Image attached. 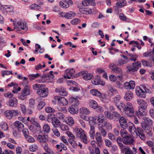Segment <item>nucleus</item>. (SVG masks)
I'll return each mask as SVG.
<instances>
[{
    "instance_id": "393cba45",
    "label": "nucleus",
    "mask_w": 154,
    "mask_h": 154,
    "mask_svg": "<svg viewBox=\"0 0 154 154\" xmlns=\"http://www.w3.org/2000/svg\"><path fill=\"white\" fill-rule=\"evenodd\" d=\"M78 111L77 106L72 105L68 108L69 112L72 114H75L77 113Z\"/></svg>"
},
{
    "instance_id": "c756f323",
    "label": "nucleus",
    "mask_w": 154,
    "mask_h": 154,
    "mask_svg": "<svg viewBox=\"0 0 154 154\" xmlns=\"http://www.w3.org/2000/svg\"><path fill=\"white\" fill-rule=\"evenodd\" d=\"M78 99H80L79 97H77L76 98L73 97H71L69 99L70 101L73 103V105L77 106L79 104V101Z\"/></svg>"
},
{
    "instance_id": "6e6552de",
    "label": "nucleus",
    "mask_w": 154,
    "mask_h": 154,
    "mask_svg": "<svg viewBox=\"0 0 154 154\" xmlns=\"http://www.w3.org/2000/svg\"><path fill=\"white\" fill-rule=\"evenodd\" d=\"M75 70L73 68L67 69L65 71L64 77L65 78L71 79L75 77Z\"/></svg>"
},
{
    "instance_id": "338daca9",
    "label": "nucleus",
    "mask_w": 154,
    "mask_h": 154,
    "mask_svg": "<svg viewBox=\"0 0 154 154\" xmlns=\"http://www.w3.org/2000/svg\"><path fill=\"white\" fill-rule=\"evenodd\" d=\"M29 8L31 10H36L37 9H39L40 8L39 6L36 4H32L30 6Z\"/></svg>"
},
{
    "instance_id": "bb28decb",
    "label": "nucleus",
    "mask_w": 154,
    "mask_h": 154,
    "mask_svg": "<svg viewBox=\"0 0 154 154\" xmlns=\"http://www.w3.org/2000/svg\"><path fill=\"white\" fill-rule=\"evenodd\" d=\"M127 2L125 0H117V2L116 3L117 7L121 8L125 6Z\"/></svg>"
},
{
    "instance_id": "a19ab883",
    "label": "nucleus",
    "mask_w": 154,
    "mask_h": 154,
    "mask_svg": "<svg viewBox=\"0 0 154 154\" xmlns=\"http://www.w3.org/2000/svg\"><path fill=\"white\" fill-rule=\"evenodd\" d=\"M143 119L144 120L145 123L144 124H146V125H147V124L149 125H152V120L149 118L146 117H143Z\"/></svg>"
},
{
    "instance_id": "6e6d98bb",
    "label": "nucleus",
    "mask_w": 154,
    "mask_h": 154,
    "mask_svg": "<svg viewBox=\"0 0 154 154\" xmlns=\"http://www.w3.org/2000/svg\"><path fill=\"white\" fill-rule=\"evenodd\" d=\"M1 127L2 130L5 131L7 130L8 128L7 124L4 122L1 123Z\"/></svg>"
},
{
    "instance_id": "69168bd1",
    "label": "nucleus",
    "mask_w": 154,
    "mask_h": 154,
    "mask_svg": "<svg viewBox=\"0 0 154 154\" xmlns=\"http://www.w3.org/2000/svg\"><path fill=\"white\" fill-rule=\"evenodd\" d=\"M56 116L60 120H63L65 118L64 115L61 112L57 113Z\"/></svg>"
},
{
    "instance_id": "f03ea898",
    "label": "nucleus",
    "mask_w": 154,
    "mask_h": 154,
    "mask_svg": "<svg viewBox=\"0 0 154 154\" xmlns=\"http://www.w3.org/2000/svg\"><path fill=\"white\" fill-rule=\"evenodd\" d=\"M109 68L112 67L111 69L112 71L118 75L117 77L118 79L121 80L122 79L123 72L120 67L116 66L113 63H110L109 66Z\"/></svg>"
},
{
    "instance_id": "37998d69",
    "label": "nucleus",
    "mask_w": 154,
    "mask_h": 154,
    "mask_svg": "<svg viewBox=\"0 0 154 154\" xmlns=\"http://www.w3.org/2000/svg\"><path fill=\"white\" fill-rule=\"evenodd\" d=\"M117 108L121 112H124L126 108V105L123 103H121L120 105L116 106Z\"/></svg>"
},
{
    "instance_id": "a18cd8bd",
    "label": "nucleus",
    "mask_w": 154,
    "mask_h": 154,
    "mask_svg": "<svg viewBox=\"0 0 154 154\" xmlns=\"http://www.w3.org/2000/svg\"><path fill=\"white\" fill-rule=\"evenodd\" d=\"M75 15V13L73 12L70 11L64 15V17L67 19L71 18L72 17H73Z\"/></svg>"
},
{
    "instance_id": "864d4df0",
    "label": "nucleus",
    "mask_w": 154,
    "mask_h": 154,
    "mask_svg": "<svg viewBox=\"0 0 154 154\" xmlns=\"http://www.w3.org/2000/svg\"><path fill=\"white\" fill-rule=\"evenodd\" d=\"M132 66L134 68H136V69L137 71L138 68L141 67V64L140 61H137V62L133 63L132 64Z\"/></svg>"
},
{
    "instance_id": "e2e57ef3",
    "label": "nucleus",
    "mask_w": 154,
    "mask_h": 154,
    "mask_svg": "<svg viewBox=\"0 0 154 154\" xmlns=\"http://www.w3.org/2000/svg\"><path fill=\"white\" fill-rule=\"evenodd\" d=\"M39 75V74L36 73V74H30L29 75V78L30 80H33L37 78Z\"/></svg>"
},
{
    "instance_id": "49530a36",
    "label": "nucleus",
    "mask_w": 154,
    "mask_h": 154,
    "mask_svg": "<svg viewBox=\"0 0 154 154\" xmlns=\"http://www.w3.org/2000/svg\"><path fill=\"white\" fill-rule=\"evenodd\" d=\"M121 97L120 95H117L116 97L113 98V103L115 104L116 106L119 103Z\"/></svg>"
},
{
    "instance_id": "4c0bfd02",
    "label": "nucleus",
    "mask_w": 154,
    "mask_h": 154,
    "mask_svg": "<svg viewBox=\"0 0 154 154\" xmlns=\"http://www.w3.org/2000/svg\"><path fill=\"white\" fill-rule=\"evenodd\" d=\"M35 100L33 98H31L29 100V106L32 109L34 108L35 106Z\"/></svg>"
},
{
    "instance_id": "5701e85b",
    "label": "nucleus",
    "mask_w": 154,
    "mask_h": 154,
    "mask_svg": "<svg viewBox=\"0 0 154 154\" xmlns=\"http://www.w3.org/2000/svg\"><path fill=\"white\" fill-rule=\"evenodd\" d=\"M90 92L93 95L98 97L101 99L103 98V97L102 96L101 93L96 89H92L90 90Z\"/></svg>"
},
{
    "instance_id": "cd10ccee",
    "label": "nucleus",
    "mask_w": 154,
    "mask_h": 154,
    "mask_svg": "<svg viewBox=\"0 0 154 154\" xmlns=\"http://www.w3.org/2000/svg\"><path fill=\"white\" fill-rule=\"evenodd\" d=\"M141 89L144 93H151L152 92L149 89V86L147 85H140Z\"/></svg>"
},
{
    "instance_id": "052dcab7",
    "label": "nucleus",
    "mask_w": 154,
    "mask_h": 154,
    "mask_svg": "<svg viewBox=\"0 0 154 154\" xmlns=\"http://www.w3.org/2000/svg\"><path fill=\"white\" fill-rule=\"evenodd\" d=\"M45 104V103L43 101H41L39 102L37 106V108L39 110L42 109Z\"/></svg>"
},
{
    "instance_id": "bf43d9fd",
    "label": "nucleus",
    "mask_w": 154,
    "mask_h": 154,
    "mask_svg": "<svg viewBox=\"0 0 154 154\" xmlns=\"http://www.w3.org/2000/svg\"><path fill=\"white\" fill-rule=\"evenodd\" d=\"M114 119L115 120H119L121 118L120 115L117 112H113Z\"/></svg>"
},
{
    "instance_id": "de8ad7c7",
    "label": "nucleus",
    "mask_w": 154,
    "mask_h": 154,
    "mask_svg": "<svg viewBox=\"0 0 154 154\" xmlns=\"http://www.w3.org/2000/svg\"><path fill=\"white\" fill-rule=\"evenodd\" d=\"M128 62L127 60H123L122 59H119L118 60L117 65L118 66H123V65Z\"/></svg>"
},
{
    "instance_id": "58836bf2",
    "label": "nucleus",
    "mask_w": 154,
    "mask_h": 154,
    "mask_svg": "<svg viewBox=\"0 0 154 154\" xmlns=\"http://www.w3.org/2000/svg\"><path fill=\"white\" fill-rule=\"evenodd\" d=\"M104 115L105 116L109 119H114V116L113 113L112 114L110 112L108 111H105L104 112Z\"/></svg>"
},
{
    "instance_id": "2eb2a0df",
    "label": "nucleus",
    "mask_w": 154,
    "mask_h": 154,
    "mask_svg": "<svg viewBox=\"0 0 154 154\" xmlns=\"http://www.w3.org/2000/svg\"><path fill=\"white\" fill-rule=\"evenodd\" d=\"M95 139L98 146H100L103 141L102 136L98 132H97L95 134Z\"/></svg>"
},
{
    "instance_id": "dca6fc26",
    "label": "nucleus",
    "mask_w": 154,
    "mask_h": 154,
    "mask_svg": "<svg viewBox=\"0 0 154 154\" xmlns=\"http://www.w3.org/2000/svg\"><path fill=\"white\" fill-rule=\"evenodd\" d=\"M17 105V100L15 97L10 98L8 101V105L10 107H16Z\"/></svg>"
},
{
    "instance_id": "7ed1b4c3",
    "label": "nucleus",
    "mask_w": 154,
    "mask_h": 154,
    "mask_svg": "<svg viewBox=\"0 0 154 154\" xmlns=\"http://www.w3.org/2000/svg\"><path fill=\"white\" fill-rule=\"evenodd\" d=\"M134 109L132 104L130 102L127 103L124 112L127 116L132 117L134 115Z\"/></svg>"
},
{
    "instance_id": "b1692460",
    "label": "nucleus",
    "mask_w": 154,
    "mask_h": 154,
    "mask_svg": "<svg viewBox=\"0 0 154 154\" xmlns=\"http://www.w3.org/2000/svg\"><path fill=\"white\" fill-rule=\"evenodd\" d=\"M79 11L82 13L85 14H91L92 12L91 9L87 8H80Z\"/></svg>"
},
{
    "instance_id": "680f3d73",
    "label": "nucleus",
    "mask_w": 154,
    "mask_h": 154,
    "mask_svg": "<svg viewBox=\"0 0 154 154\" xmlns=\"http://www.w3.org/2000/svg\"><path fill=\"white\" fill-rule=\"evenodd\" d=\"M26 140L29 143H32L35 142V139L30 136H28L25 138Z\"/></svg>"
},
{
    "instance_id": "1a4fd4ad",
    "label": "nucleus",
    "mask_w": 154,
    "mask_h": 154,
    "mask_svg": "<svg viewBox=\"0 0 154 154\" xmlns=\"http://www.w3.org/2000/svg\"><path fill=\"white\" fill-rule=\"evenodd\" d=\"M123 86L127 90L133 89L135 86V83L134 81L130 80L129 82H125Z\"/></svg>"
},
{
    "instance_id": "412c9836",
    "label": "nucleus",
    "mask_w": 154,
    "mask_h": 154,
    "mask_svg": "<svg viewBox=\"0 0 154 154\" xmlns=\"http://www.w3.org/2000/svg\"><path fill=\"white\" fill-rule=\"evenodd\" d=\"M136 93L137 96L140 97L145 98L146 95L143 92V90L141 89V87H137L136 88Z\"/></svg>"
},
{
    "instance_id": "603ef678",
    "label": "nucleus",
    "mask_w": 154,
    "mask_h": 154,
    "mask_svg": "<svg viewBox=\"0 0 154 154\" xmlns=\"http://www.w3.org/2000/svg\"><path fill=\"white\" fill-rule=\"evenodd\" d=\"M90 136L91 137H93L95 135V128L93 126H91L90 127V130L89 131Z\"/></svg>"
},
{
    "instance_id": "f704fd0d",
    "label": "nucleus",
    "mask_w": 154,
    "mask_h": 154,
    "mask_svg": "<svg viewBox=\"0 0 154 154\" xmlns=\"http://www.w3.org/2000/svg\"><path fill=\"white\" fill-rule=\"evenodd\" d=\"M92 2L90 1L89 0H84L82 2V4L84 6H86L88 5L89 4L94 6L95 5V3L93 1Z\"/></svg>"
},
{
    "instance_id": "20e7f679",
    "label": "nucleus",
    "mask_w": 154,
    "mask_h": 154,
    "mask_svg": "<svg viewBox=\"0 0 154 154\" xmlns=\"http://www.w3.org/2000/svg\"><path fill=\"white\" fill-rule=\"evenodd\" d=\"M13 24L15 28H18L19 30L20 29L25 30L26 31L28 30V27L26 25V23L23 22L16 21H13Z\"/></svg>"
},
{
    "instance_id": "39448f33",
    "label": "nucleus",
    "mask_w": 154,
    "mask_h": 154,
    "mask_svg": "<svg viewBox=\"0 0 154 154\" xmlns=\"http://www.w3.org/2000/svg\"><path fill=\"white\" fill-rule=\"evenodd\" d=\"M30 94V90L29 87H25L22 90L21 94L19 95L20 99L24 100L26 98V96Z\"/></svg>"
},
{
    "instance_id": "09e8293b",
    "label": "nucleus",
    "mask_w": 154,
    "mask_h": 154,
    "mask_svg": "<svg viewBox=\"0 0 154 154\" xmlns=\"http://www.w3.org/2000/svg\"><path fill=\"white\" fill-rule=\"evenodd\" d=\"M102 126L105 127L108 130L111 129L112 128L111 124L106 121L104 122L103 124L102 125Z\"/></svg>"
},
{
    "instance_id": "79ce46f5",
    "label": "nucleus",
    "mask_w": 154,
    "mask_h": 154,
    "mask_svg": "<svg viewBox=\"0 0 154 154\" xmlns=\"http://www.w3.org/2000/svg\"><path fill=\"white\" fill-rule=\"evenodd\" d=\"M5 114L7 119H10L13 117L11 110H9L6 111L5 113Z\"/></svg>"
},
{
    "instance_id": "774afa93",
    "label": "nucleus",
    "mask_w": 154,
    "mask_h": 154,
    "mask_svg": "<svg viewBox=\"0 0 154 154\" xmlns=\"http://www.w3.org/2000/svg\"><path fill=\"white\" fill-rule=\"evenodd\" d=\"M20 108L23 114H25L26 112V106L23 104H20Z\"/></svg>"
},
{
    "instance_id": "c9c22d12",
    "label": "nucleus",
    "mask_w": 154,
    "mask_h": 154,
    "mask_svg": "<svg viewBox=\"0 0 154 154\" xmlns=\"http://www.w3.org/2000/svg\"><path fill=\"white\" fill-rule=\"evenodd\" d=\"M14 125L18 129H22L24 127L23 125L19 121H16L14 123Z\"/></svg>"
},
{
    "instance_id": "7c9ffc66",
    "label": "nucleus",
    "mask_w": 154,
    "mask_h": 154,
    "mask_svg": "<svg viewBox=\"0 0 154 154\" xmlns=\"http://www.w3.org/2000/svg\"><path fill=\"white\" fill-rule=\"evenodd\" d=\"M92 83L95 85L101 84L102 81L100 76H98L96 78L93 79L92 81Z\"/></svg>"
},
{
    "instance_id": "e433bc0d",
    "label": "nucleus",
    "mask_w": 154,
    "mask_h": 154,
    "mask_svg": "<svg viewBox=\"0 0 154 154\" xmlns=\"http://www.w3.org/2000/svg\"><path fill=\"white\" fill-rule=\"evenodd\" d=\"M52 125L54 127H57L60 124V121L55 118L52 119Z\"/></svg>"
},
{
    "instance_id": "ddd939ff",
    "label": "nucleus",
    "mask_w": 154,
    "mask_h": 154,
    "mask_svg": "<svg viewBox=\"0 0 154 154\" xmlns=\"http://www.w3.org/2000/svg\"><path fill=\"white\" fill-rule=\"evenodd\" d=\"M48 89L47 88L42 87L41 89L37 91L38 94L42 97H45L47 96L48 94Z\"/></svg>"
},
{
    "instance_id": "a211bd4d",
    "label": "nucleus",
    "mask_w": 154,
    "mask_h": 154,
    "mask_svg": "<svg viewBox=\"0 0 154 154\" xmlns=\"http://www.w3.org/2000/svg\"><path fill=\"white\" fill-rule=\"evenodd\" d=\"M134 139L130 136L128 135L124 138L123 143L125 145H131L134 142Z\"/></svg>"
},
{
    "instance_id": "a878e982",
    "label": "nucleus",
    "mask_w": 154,
    "mask_h": 154,
    "mask_svg": "<svg viewBox=\"0 0 154 154\" xmlns=\"http://www.w3.org/2000/svg\"><path fill=\"white\" fill-rule=\"evenodd\" d=\"M118 92L117 90L116 89L112 88H109L107 91L108 95L110 97L113 96Z\"/></svg>"
},
{
    "instance_id": "423d86ee",
    "label": "nucleus",
    "mask_w": 154,
    "mask_h": 154,
    "mask_svg": "<svg viewBox=\"0 0 154 154\" xmlns=\"http://www.w3.org/2000/svg\"><path fill=\"white\" fill-rule=\"evenodd\" d=\"M90 106L94 109H97V111L99 112L103 111V107L99 105H98L97 102L94 100H91L89 102Z\"/></svg>"
},
{
    "instance_id": "473e14b6",
    "label": "nucleus",
    "mask_w": 154,
    "mask_h": 154,
    "mask_svg": "<svg viewBox=\"0 0 154 154\" xmlns=\"http://www.w3.org/2000/svg\"><path fill=\"white\" fill-rule=\"evenodd\" d=\"M43 131L45 134H48L51 131L50 126L47 124H45L42 127Z\"/></svg>"
},
{
    "instance_id": "5fc2aeb1",
    "label": "nucleus",
    "mask_w": 154,
    "mask_h": 154,
    "mask_svg": "<svg viewBox=\"0 0 154 154\" xmlns=\"http://www.w3.org/2000/svg\"><path fill=\"white\" fill-rule=\"evenodd\" d=\"M129 45L133 44L134 46L137 47L139 49H140L141 48V46L139 45V44L138 42L137 41H131L129 43Z\"/></svg>"
},
{
    "instance_id": "0eeeda50",
    "label": "nucleus",
    "mask_w": 154,
    "mask_h": 154,
    "mask_svg": "<svg viewBox=\"0 0 154 154\" xmlns=\"http://www.w3.org/2000/svg\"><path fill=\"white\" fill-rule=\"evenodd\" d=\"M93 121L95 123L97 122L99 125L103 124L105 121V117L103 115L100 114L98 116H95L92 118Z\"/></svg>"
},
{
    "instance_id": "6ab92c4d",
    "label": "nucleus",
    "mask_w": 154,
    "mask_h": 154,
    "mask_svg": "<svg viewBox=\"0 0 154 154\" xmlns=\"http://www.w3.org/2000/svg\"><path fill=\"white\" fill-rule=\"evenodd\" d=\"M142 127L143 128L144 132L146 133L150 136H151L152 135L151 129L148 125H146V124H143L142 125Z\"/></svg>"
},
{
    "instance_id": "c85d7f7f",
    "label": "nucleus",
    "mask_w": 154,
    "mask_h": 154,
    "mask_svg": "<svg viewBox=\"0 0 154 154\" xmlns=\"http://www.w3.org/2000/svg\"><path fill=\"white\" fill-rule=\"evenodd\" d=\"M133 97V93L130 91H127L125 93L124 98L127 101L130 100Z\"/></svg>"
},
{
    "instance_id": "4be33fe9",
    "label": "nucleus",
    "mask_w": 154,
    "mask_h": 154,
    "mask_svg": "<svg viewBox=\"0 0 154 154\" xmlns=\"http://www.w3.org/2000/svg\"><path fill=\"white\" fill-rule=\"evenodd\" d=\"M119 123L121 126L123 128L128 127V123L126 119L123 117H121L119 119Z\"/></svg>"
},
{
    "instance_id": "c03bdc74",
    "label": "nucleus",
    "mask_w": 154,
    "mask_h": 154,
    "mask_svg": "<svg viewBox=\"0 0 154 154\" xmlns=\"http://www.w3.org/2000/svg\"><path fill=\"white\" fill-rule=\"evenodd\" d=\"M45 86V85L44 84H34L33 85V88L34 89L38 90L39 89H41L42 87L44 88Z\"/></svg>"
},
{
    "instance_id": "f3484780",
    "label": "nucleus",
    "mask_w": 154,
    "mask_h": 154,
    "mask_svg": "<svg viewBox=\"0 0 154 154\" xmlns=\"http://www.w3.org/2000/svg\"><path fill=\"white\" fill-rule=\"evenodd\" d=\"M72 2L71 0H65L63 1L60 2V6L63 8H68L69 5H72Z\"/></svg>"
},
{
    "instance_id": "ea45409f",
    "label": "nucleus",
    "mask_w": 154,
    "mask_h": 154,
    "mask_svg": "<svg viewBox=\"0 0 154 154\" xmlns=\"http://www.w3.org/2000/svg\"><path fill=\"white\" fill-rule=\"evenodd\" d=\"M80 112L81 113L86 115L90 114V112L89 109L85 108L82 107L80 109Z\"/></svg>"
},
{
    "instance_id": "4468645a",
    "label": "nucleus",
    "mask_w": 154,
    "mask_h": 154,
    "mask_svg": "<svg viewBox=\"0 0 154 154\" xmlns=\"http://www.w3.org/2000/svg\"><path fill=\"white\" fill-rule=\"evenodd\" d=\"M116 141L121 151L123 152L125 150L128 148H129L128 147H126L125 146L124 144L122 143V142H123V140L121 137H118L116 139Z\"/></svg>"
},
{
    "instance_id": "f8f14e48",
    "label": "nucleus",
    "mask_w": 154,
    "mask_h": 154,
    "mask_svg": "<svg viewBox=\"0 0 154 154\" xmlns=\"http://www.w3.org/2000/svg\"><path fill=\"white\" fill-rule=\"evenodd\" d=\"M84 75L83 78L85 80H88L92 79L93 76L92 74L88 73L87 71H82L79 73V76Z\"/></svg>"
},
{
    "instance_id": "9b49d317",
    "label": "nucleus",
    "mask_w": 154,
    "mask_h": 154,
    "mask_svg": "<svg viewBox=\"0 0 154 154\" xmlns=\"http://www.w3.org/2000/svg\"><path fill=\"white\" fill-rule=\"evenodd\" d=\"M137 104L139 105V109H142L143 110H146L147 108V103L144 100L141 99H137Z\"/></svg>"
},
{
    "instance_id": "72a5a7b5",
    "label": "nucleus",
    "mask_w": 154,
    "mask_h": 154,
    "mask_svg": "<svg viewBox=\"0 0 154 154\" xmlns=\"http://www.w3.org/2000/svg\"><path fill=\"white\" fill-rule=\"evenodd\" d=\"M98 129L100 131L99 132L100 134L103 137H105L107 135V133L106 130L103 128L102 127L100 126L98 127Z\"/></svg>"
},
{
    "instance_id": "2f4dec72",
    "label": "nucleus",
    "mask_w": 154,
    "mask_h": 154,
    "mask_svg": "<svg viewBox=\"0 0 154 154\" xmlns=\"http://www.w3.org/2000/svg\"><path fill=\"white\" fill-rule=\"evenodd\" d=\"M128 130L130 132H131L133 131L134 132H135L137 134V130L133 124L130 122H128Z\"/></svg>"
},
{
    "instance_id": "3c124183",
    "label": "nucleus",
    "mask_w": 154,
    "mask_h": 154,
    "mask_svg": "<svg viewBox=\"0 0 154 154\" xmlns=\"http://www.w3.org/2000/svg\"><path fill=\"white\" fill-rule=\"evenodd\" d=\"M59 102H60L63 105H66L68 103L67 100L63 97H60V99Z\"/></svg>"
},
{
    "instance_id": "0e129e2a",
    "label": "nucleus",
    "mask_w": 154,
    "mask_h": 154,
    "mask_svg": "<svg viewBox=\"0 0 154 154\" xmlns=\"http://www.w3.org/2000/svg\"><path fill=\"white\" fill-rule=\"evenodd\" d=\"M27 78L25 77H23V82L22 83V85L23 86L27 87H29V86L28 85V82L27 80Z\"/></svg>"
},
{
    "instance_id": "8fccbe9b",
    "label": "nucleus",
    "mask_w": 154,
    "mask_h": 154,
    "mask_svg": "<svg viewBox=\"0 0 154 154\" xmlns=\"http://www.w3.org/2000/svg\"><path fill=\"white\" fill-rule=\"evenodd\" d=\"M38 148L37 145L34 144L30 146L29 149L31 151L34 152L37 150Z\"/></svg>"
},
{
    "instance_id": "aec40b11",
    "label": "nucleus",
    "mask_w": 154,
    "mask_h": 154,
    "mask_svg": "<svg viewBox=\"0 0 154 154\" xmlns=\"http://www.w3.org/2000/svg\"><path fill=\"white\" fill-rule=\"evenodd\" d=\"M13 7L11 6H8L6 5H2L0 7V10L2 12H4L5 10L8 12H12L13 10Z\"/></svg>"
},
{
    "instance_id": "4d7b16f0",
    "label": "nucleus",
    "mask_w": 154,
    "mask_h": 154,
    "mask_svg": "<svg viewBox=\"0 0 154 154\" xmlns=\"http://www.w3.org/2000/svg\"><path fill=\"white\" fill-rule=\"evenodd\" d=\"M67 124L69 125H72L74 124V122L73 118L71 117H68L67 120H66Z\"/></svg>"
},
{
    "instance_id": "9d476101",
    "label": "nucleus",
    "mask_w": 154,
    "mask_h": 154,
    "mask_svg": "<svg viewBox=\"0 0 154 154\" xmlns=\"http://www.w3.org/2000/svg\"><path fill=\"white\" fill-rule=\"evenodd\" d=\"M48 136L47 135H38L37 137L38 142L43 146V144L47 143L48 141Z\"/></svg>"
},
{
    "instance_id": "13d9d810",
    "label": "nucleus",
    "mask_w": 154,
    "mask_h": 154,
    "mask_svg": "<svg viewBox=\"0 0 154 154\" xmlns=\"http://www.w3.org/2000/svg\"><path fill=\"white\" fill-rule=\"evenodd\" d=\"M120 134L121 136L124 138L128 135L127 132L123 129L121 131Z\"/></svg>"
},
{
    "instance_id": "f257e3e1",
    "label": "nucleus",
    "mask_w": 154,
    "mask_h": 154,
    "mask_svg": "<svg viewBox=\"0 0 154 154\" xmlns=\"http://www.w3.org/2000/svg\"><path fill=\"white\" fill-rule=\"evenodd\" d=\"M74 131L76 133V136L77 137L81 139L85 144L88 143L87 137L84 130L81 128H76L74 129Z\"/></svg>"
}]
</instances>
